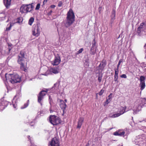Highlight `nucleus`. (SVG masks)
<instances>
[{"label": "nucleus", "mask_w": 146, "mask_h": 146, "mask_svg": "<svg viewBox=\"0 0 146 146\" xmlns=\"http://www.w3.org/2000/svg\"><path fill=\"white\" fill-rule=\"evenodd\" d=\"M144 121V122H145V121H144V120H143V121ZM142 122V121H139V122Z\"/></svg>", "instance_id": "nucleus-55"}, {"label": "nucleus", "mask_w": 146, "mask_h": 146, "mask_svg": "<svg viewBox=\"0 0 146 146\" xmlns=\"http://www.w3.org/2000/svg\"><path fill=\"white\" fill-rule=\"evenodd\" d=\"M123 62V60L122 59H121L119 60V62L118 63V64L117 65V68H119V65H120L121 63V62Z\"/></svg>", "instance_id": "nucleus-39"}, {"label": "nucleus", "mask_w": 146, "mask_h": 146, "mask_svg": "<svg viewBox=\"0 0 146 146\" xmlns=\"http://www.w3.org/2000/svg\"><path fill=\"white\" fill-rule=\"evenodd\" d=\"M145 78L144 76H141L140 77V83L139 86L141 87V90H143L145 87Z\"/></svg>", "instance_id": "nucleus-15"}, {"label": "nucleus", "mask_w": 146, "mask_h": 146, "mask_svg": "<svg viewBox=\"0 0 146 146\" xmlns=\"http://www.w3.org/2000/svg\"><path fill=\"white\" fill-rule=\"evenodd\" d=\"M12 46L13 45L11 44L8 43L7 47H3L0 48V59L4 56L9 54Z\"/></svg>", "instance_id": "nucleus-5"}, {"label": "nucleus", "mask_w": 146, "mask_h": 146, "mask_svg": "<svg viewBox=\"0 0 146 146\" xmlns=\"http://www.w3.org/2000/svg\"><path fill=\"white\" fill-rule=\"evenodd\" d=\"M33 79H34V78H31V79H30V80H33Z\"/></svg>", "instance_id": "nucleus-54"}, {"label": "nucleus", "mask_w": 146, "mask_h": 146, "mask_svg": "<svg viewBox=\"0 0 146 146\" xmlns=\"http://www.w3.org/2000/svg\"><path fill=\"white\" fill-rule=\"evenodd\" d=\"M29 100H28L26 103H25L23 106L21 107V109H23L26 108L29 104Z\"/></svg>", "instance_id": "nucleus-25"}, {"label": "nucleus", "mask_w": 146, "mask_h": 146, "mask_svg": "<svg viewBox=\"0 0 146 146\" xmlns=\"http://www.w3.org/2000/svg\"><path fill=\"white\" fill-rule=\"evenodd\" d=\"M84 120V118L83 117H80L78 121V122L77 125V128L80 129L81 127Z\"/></svg>", "instance_id": "nucleus-22"}, {"label": "nucleus", "mask_w": 146, "mask_h": 146, "mask_svg": "<svg viewBox=\"0 0 146 146\" xmlns=\"http://www.w3.org/2000/svg\"><path fill=\"white\" fill-rule=\"evenodd\" d=\"M50 112L51 113L52 112H53V111H52V110L51 109H50Z\"/></svg>", "instance_id": "nucleus-52"}, {"label": "nucleus", "mask_w": 146, "mask_h": 146, "mask_svg": "<svg viewBox=\"0 0 146 146\" xmlns=\"http://www.w3.org/2000/svg\"><path fill=\"white\" fill-rule=\"evenodd\" d=\"M5 77L7 82H9L12 84L19 82L21 78L17 74H5Z\"/></svg>", "instance_id": "nucleus-2"}, {"label": "nucleus", "mask_w": 146, "mask_h": 146, "mask_svg": "<svg viewBox=\"0 0 146 146\" xmlns=\"http://www.w3.org/2000/svg\"><path fill=\"white\" fill-rule=\"evenodd\" d=\"M52 10H50V11H49L47 13V15H51L52 13Z\"/></svg>", "instance_id": "nucleus-47"}, {"label": "nucleus", "mask_w": 146, "mask_h": 146, "mask_svg": "<svg viewBox=\"0 0 146 146\" xmlns=\"http://www.w3.org/2000/svg\"><path fill=\"white\" fill-rule=\"evenodd\" d=\"M146 106V99L145 98H141L135 103L133 107V114H137L141 110L143 106Z\"/></svg>", "instance_id": "nucleus-1"}, {"label": "nucleus", "mask_w": 146, "mask_h": 146, "mask_svg": "<svg viewBox=\"0 0 146 146\" xmlns=\"http://www.w3.org/2000/svg\"><path fill=\"white\" fill-rule=\"evenodd\" d=\"M49 121L53 125H57L61 123L60 118L55 115H50Z\"/></svg>", "instance_id": "nucleus-8"}, {"label": "nucleus", "mask_w": 146, "mask_h": 146, "mask_svg": "<svg viewBox=\"0 0 146 146\" xmlns=\"http://www.w3.org/2000/svg\"><path fill=\"white\" fill-rule=\"evenodd\" d=\"M5 15L4 13H0V21L4 20L5 19Z\"/></svg>", "instance_id": "nucleus-27"}, {"label": "nucleus", "mask_w": 146, "mask_h": 146, "mask_svg": "<svg viewBox=\"0 0 146 146\" xmlns=\"http://www.w3.org/2000/svg\"><path fill=\"white\" fill-rule=\"evenodd\" d=\"M0 69H1V66L0 65Z\"/></svg>", "instance_id": "nucleus-58"}, {"label": "nucleus", "mask_w": 146, "mask_h": 146, "mask_svg": "<svg viewBox=\"0 0 146 146\" xmlns=\"http://www.w3.org/2000/svg\"><path fill=\"white\" fill-rule=\"evenodd\" d=\"M13 24H11L10 25L9 27L6 28V30L7 31H9L11 29V27L13 25Z\"/></svg>", "instance_id": "nucleus-41"}, {"label": "nucleus", "mask_w": 146, "mask_h": 146, "mask_svg": "<svg viewBox=\"0 0 146 146\" xmlns=\"http://www.w3.org/2000/svg\"><path fill=\"white\" fill-rule=\"evenodd\" d=\"M50 72L52 74L54 73L55 74H58L59 72V67L51 68L50 69Z\"/></svg>", "instance_id": "nucleus-20"}, {"label": "nucleus", "mask_w": 146, "mask_h": 146, "mask_svg": "<svg viewBox=\"0 0 146 146\" xmlns=\"http://www.w3.org/2000/svg\"><path fill=\"white\" fill-rule=\"evenodd\" d=\"M137 33L139 36L143 38H146V24L145 23H141L138 27Z\"/></svg>", "instance_id": "nucleus-6"}, {"label": "nucleus", "mask_w": 146, "mask_h": 146, "mask_svg": "<svg viewBox=\"0 0 146 146\" xmlns=\"http://www.w3.org/2000/svg\"><path fill=\"white\" fill-rule=\"evenodd\" d=\"M40 3H38L36 6V7L35 9V10H38L40 8Z\"/></svg>", "instance_id": "nucleus-40"}, {"label": "nucleus", "mask_w": 146, "mask_h": 146, "mask_svg": "<svg viewBox=\"0 0 146 146\" xmlns=\"http://www.w3.org/2000/svg\"><path fill=\"white\" fill-rule=\"evenodd\" d=\"M119 68H117L115 69V75H118L119 73Z\"/></svg>", "instance_id": "nucleus-33"}, {"label": "nucleus", "mask_w": 146, "mask_h": 146, "mask_svg": "<svg viewBox=\"0 0 146 146\" xmlns=\"http://www.w3.org/2000/svg\"><path fill=\"white\" fill-rule=\"evenodd\" d=\"M50 144L51 146H60L58 138L56 137L53 138Z\"/></svg>", "instance_id": "nucleus-16"}, {"label": "nucleus", "mask_w": 146, "mask_h": 146, "mask_svg": "<svg viewBox=\"0 0 146 146\" xmlns=\"http://www.w3.org/2000/svg\"><path fill=\"white\" fill-rule=\"evenodd\" d=\"M112 14L115 15V9H113L112 12Z\"/></svg>", "instance_id": "nucleus-48"}, {"label": "nucleus", "mask_w": 146, "mask_h": 146, "mask_svg": "<svg viewBox=\"0 0 146 146\" xmlns=\"http://www.w3.org/2000/svg\"><path fill=\"white\" fill-rule=\"evenodd\" d=\"M110 102V101L108 100H107L105 102V103L106 104H108Z\"/></svg>", "instance_id": "nucleus-50"}, {"label": "nucleus", "mask_w": 146, "mask_h": 146, "mask_svg": "<svg viewBox=\"0 0 146 146\" xmlns=\"http://www.w3.org/2000/svg\"><path fill=\"white\" fill-rule=\"evenodd\" d=\"M66 21L64 23V25L66 27H70L74 21L75 15L72 9H70L67 13Z\"/></svg>", "instance_id": "nucleus-3"}, {"label": "nucleus", "mask_w": 146, "mask_h": 146, "mask_svg": "<svg viewBox=\"0 0 146 146\" xmlns=\"http://www.w3.org/2000/svg\"><path fill=\"white\" fill-rule=\"evenodd\" d=\"M120 77L122 78H127V76L125 74H123L122 75L120 76Z\"/></svg>", "instance_id": "nucleus-46"}, {"label": "nucleus", "mask_w": 146, "mask_h": 146, "mask_svg": "<svg viewBox=\"0 0 146 146\" xmlns=\"http://www.w3.org/2000/svg\"><path fill=\"white\" fill-rule=\"evenodd\" d=\"M59 82H56L54 84V86L52 88V90L53 91V92L57 94L59 92Z\"/></svg>", "instance_id": "nucleus-17"}, {"label": "nucleus", "mask_w": 146, "mask_h": 146, "mask_svg": "<svg viewBox=\"0 0 146 146\" xmlns=\"http://www.w3.org/2000/svg\"><path fill=\"white\" fill-rule=\"evenodd\" d=\"M46 91L42 90L40 92L38 96V101L40 103L41 105L42 106V104L41 101L44 98V96L46 95Z\"/></svg>", "instance_id": "nucleus-13"}, {"label": "nucleus", "mask_w": 146, "mask_h": 146, "mask_svg": "<svg viewBox=\"0 0 146 146\" xmlns=\"http://www.w3.org/2000/svg\"><path fill=\"white\" fill-rule=\"evenodd\" d=\"M83 50V48H80L78 51H77L76 53V54H79L81 53Z\"/></svg>", "instance_id": "nucleus-36"}, {"label": "nucleus", "mask_w": 146, "mask_h": 146, "mask_svg": "<svg viewBox=\"0 0 146 146\" xmlns=\"http://www.w3.org/2000/svg\"><path fill=\"white\" fill-rule=\"evenodd\" d=\"M125 133V132L122 130H119L114 132L113 134L116 136H123L124 135Z\"/></svg>", "instance_id": "nucleus-21"}, {"label": "nucleus", "mask_w": 146, "mask_h": 146, "mask_svg": "<svg viewBox=\"0 0 146 146\" xmlns=\"http://www.w3.org/2000/svg\"><path fill=\"white\" fill-rule=\"evenodd\" d=\"M96 47L95 48L91 47L90 50V54L94 55L96 52Z\"/></svg>", "instance_id": "nucleus-26"}, {"label": "nucleus", "mask_w": 146, "mask_h": 146, "mask_svg": "<svg viewBox=\"0 0 146 146\" xmlns=\"http://www.w3.org/2000/svg\"><path fill=\"white\" fill-rule=\"evenodd\" d=\"M60 101L61 103V104L60 105V107L63 110V111H64L66 109L67 106L63 100H60Z\"/></svg>", "instance_id": "nucleus-23"}, {"label": "nucleus", "mask_w": 146, "mask_h": 146, "mask_svg": "<svg viewBox=\"0 0 146 146\" xmlns=\"http://www.w3.org/2000/svg\"><path fill=\"white\" fill-rule=\"evenodd\" d=\"M25 59V57H22L20 56H19L18 60V63L21 65V69L25 71L26 70L25 66L24 64Z\"/></svg>", "instance_id": "nucleus-10"}, {"label": "nucleus", "mask_w": 146, "mask_h": 146, "mask_svg": "<svg viewBox=\"0 0 146 146\" xmlns=\"http://www.w3.org/2000/svg\"><path fill=\"white\" fill-rule=\"evenodd\" d=\"M115 14H111V22H110L111 24H112V23H113V21L115 19Z\"/></svg>", "instance_id": "nucleus-29"}, {"label": "nucleus", "mask_w": 146, "mask_h": 146, "mask_svg": "<svg viewBox=\"0 0 146 146\" xmlns=\"http://www.w3.org/2000/svg\"><path fill=\"white\" fill-rule=\"evenodd\" d=\"M49 99L50 102V101L52 100V98L50 96H49Z\"/></svg>", "instance_id": "nucleus-51"}, {"label": "nucleus", "mask_w": 146, "mask_h": 146, "mask_svg": "<svg viewBox=\"0 0 146 146\" xmlns=\"http://www.w3.org/2000/svg\"><path fill=\"white\" fill-rule=\"evenodd\" d=\"M118 75H114V80L115 82H116L117 83L118 82Z\"/></svg>", "instance_id": "nucleus-35"}, {"label": "nucleus", "mask_w": 146, "mask_h": 146, "mask_svg": "<svg viewBox=\"0 0 146 146\" xmlns=\"http://www.w3.org/2000/svg\"><path fill=\"white\" fill-rule=\"evenodd\" d=\"M142 146H144L142 145Z\"/></svg>", "instance_id": "nucleus-59"}, {"label": "nucleus", "mask_w": 146, "mask_h": 146, "mask_svg": "<svg viewBox=\"0 0 146 146\" xmlns=\"http://www.w3.org/2000/svg\"><path fill=\"white\" fill-rule=\"evenodd\" d=\"M8 104V102L5 100L2 101L0 102V111H2L7 107Z\"/></svg>", "instance_id": "nucleus-19"}, {"label": "nucleus", "mask_w": 146, "mask_h": 146, "mask_svg": "<svg viewBox=\"0 0 146 146\" xmlns=\"http://www.w3.org/2000/svg\"><path fill=\"white\" fill-rule=\"evenodd\" d=\"M28 138L29 139V140L30 141V143L31 144V146H37L36 145H34L33 143V142H32V139L33 138H32L30 137V136H28Z\"/></svg>", "instance_id": "nucleus-28"}, {"label": "nucleus", "mask_w": 146, "mask_h": 146, "mask_svg": "<svg viewBox=\"0 0 146 146\" xmlns=\"http://www.w3.org/2000/svg\"><path fill=\"white\" fill-rule=\"evenodd\" d=\"M62 1H59L58 4V6L59 7H61L62 6Z\"/></svg>", "instance_id": "nucleus-45"}, {"label": "nucleus", "mask_w": 146, "mask_h": 146, "mask_svg": "<svg viewBox=\"0 0 146 146\" xmlns=\"http://www.w3.org/2000/svg\"><path fill=\"white\" fill-rule=\"evenodd\" d=\"M21 96V92L20 90H19L17 92V94L15 96L14 98H13L12 101V104L13 107L16 109H17V100L19 98V97Z\"/></svg>", "instance_id": "nucleus-11"}, {"label": "nucleus", "mask_w": 146, "mask_h": 146, "mask_svg": "<svg viewBox=\"0 0 146 146\" xmlns=\"http://www.w3.org/2000/svg\"><path fill=\"white\" fill-rule=\"evenodd\" d=\"M102 77V74L100 73L99 74L98 77V80L99 82H100L101 81Z\"/></svg>", "instance_id": "nucleus-32"}, {"label": "nucleus", "mask_w": 146, "mask_h": 146, "mask_svg": "<svg viewBox=\"0 0 146 146\" xmlns=\"http://www.w3.org/2000/svg\"><path fill=\"white\" fill-rule=\"evenodd\" d=\"M144 139L141 135H138L136 137L135 139V142L137 143L136 144L141 145L144 142Z\"/></svg>", "instance_id": "nucleus-14"}, {"label": "nucleus", "mask_w": 146, "mask_h": 146, "mask_svg": "<svg viewBox=\"0 0 146 146\" xmlns=\"http://www.w3.org/2000/svg\"><path fill=\"white\" fill-rule=\"evenodd\" d=\"M33 3L28 4H23L21 6L20 8L21 12L23 13H27L28 12H30L32 11L34 8Z\"/></svg>", "instance_id": "nucleus-4"}, {"label": "nucleus", "mask_w": 146, "mask_h": 146, "mask_svg": "<svg viewBox=\"0 0 146 146\" xmlns=\"http://www.w3.org/2000/svg\"><path fill=\"white\" fill-rule=\"evenodd\" d=\"M65 101L66 102H67V100L66 99H65Z\"/></svg>", "instance_id": "nucleus-57"}, {"label": "nucleus", "mask_w": 146, "mask_h": 146, "mask_svg": "<svg viewBox=\"0 0 146 146\" xmlns=\"http://www.w3.org/2000/svg\"><path fill=\"white\" fill-rule=\"evenodd\" d=\"M96 46V42L95 39L93 40L92 42V47L95 48Z\"/></svg>", "instance_id": "nucleus-34"}, {"label": "nucleus", "mask_w": 146, "mask_h": 146, "mask_svg": "<svg viewBox=\"0 0 146 146\" xmlns=\"http://www.w3.org/2000/svg\"><path fill=\"white\" fill-rule=\"evenodd\" d=\"M41 27L39 24L34 25L32 29V35L35 36H38L40 35Z\"/></svg>", "instance_id": "nucleus-7"}, {"label": "nucleus", "mask_w": 146, "mask_h": 146, "mask_svg": "<svg viewBox=\"0 0 146 146\" xmlns=\"http://www.w3.org/2000/svg\"><path fill=\"white\" fill-rule=\"evenodd\" d=\"M144 48H145V47H146V44L144 46Z\"/></svg>", "instance_id": "nucleus-56"}, {"label": "nucleus", "mask_w": 146, "mask_h": 146, "mask_svg": "<svg viewBox=\"0 0 146 146\" xmlns=\"http://www.w3.org/2000/svg\"><path fill=\"white\" fill-rule=\"evenodd\" d=\"M104 90H101L100 92L99 93V95H100V96H101L102 95V94H103L104 93Z\"/></svg>", "instance_id": "nucleus-42"}, {"label": "nucleus", "mask_w": 146, "mask_h": 146, "mask_svg": "<svg viewBox=\"0 0 146 146\" xmlns=\"http://www.w3.org/2000/svg\"><path fill=\"white\" fill-rule=\"evenodd\" d=\"M112 94L111 93L108 96V98H107V100L110 101L111 99L112 98Z\"/></svg>", "instance_id": "nucleus-38"}, {"label": "nucleus", "mask_w": 146, "mask_h": 146, "mask_svg": "<svg viewBox=\"0 0 146 146\" xmlns=\"http://www.w3.org/2000/svg\"><path fill=\"white\" fill-rule=\"evenodd\" d=\"M11 0H3L4 4L7 8H8L11 4Z\"/></svg>", "instance_id": "nucleus-24"}, {"label": "nucleus", "mask_w": 146, "mask_h": 146, "mask_svg": "<svg viewBox=\"0 0 146 146\" xmlns=\"http://www.w3.org/2000/svg\"><path fill=\"white\" fill-rule=\"evenodd\" d=\"M23 21V19L22 17H20L17 19L16 23H21Z\"/></svg>", "instance_id": "nucleus-31"}, {"label": "nucleus", "mask_w": 146, "mask_h": 146, "mask_svg": "<svg viewBox=\"0 0 146 146\" xmlns=\"http://www.w3.org/2000/svg\"><path fill=\"white\" fill-rule=\"evenodd\" d=\"M87 64L88 65V66L89 65V63L88 62H87Z\"/></svg>", "instance_id": "nucleus-53"}, {"label": "nucleus", "mask_w": 146, "mask_h": 146, "mask_svg": "<svg viewBox=\"0 0 146 146\" xmlns=\"http://www.w3.org/2000/svg\"><path fill=\"white\" fill-rule=\"evenodd\" d=\"M55 7H56V6L54 5H51L50 6V7L52 8H54Z\"/></svg>", "instance_id": "nucleus-49"}, {"label": "nucleus", "mask_w": 146, "mask_h": 146, "mask_svg": "<svg viewBox=\"0 0 146 146\" xmlns=\"http://www.w3.org/2000/svg\"><path fill=\"white\" fill-rule=\"evenodd\" d=\"M34 19L32 17H31L29 20V24L30 25H31L34 21Z\"/></svg>", "instance_id": "nucleus-30"}, {"label": "nucleus", "mask_w": 146, "mask_h": 146, "mask_svg": "<svg viewBox=\"0 0 146 146\" xmlns=\"http://www.w3.org/2000/svg\"><path fill=\"white\" fill-rule=\"evenodd\" d=\"M29 122L30 123V124L32 126L33 125H34V124H35V121L34 120H33V121H32Z\"/></svg>", "instance_id": "nucleus-43"}, {"label": "nucleus", "mask_w": 146, "mask_h": 146, "mask_svg": "<svg viewBox=\"0 0 146 146\" xmlns=\"http://www.w3.org/2000/svg\"><path fill=\"white\" fill-rule=\"evenodd\" d=\"M19 56H20L22 57H25V53L23 51H21L20 52V55Z\"/></svg>", "instance_id": "nucleus-37"}, {"label": "nucleus", "mask_w": 146, "mask_h": 146, "mask_svg": "<svg viewBox=\"0 0 146 146\" xmlns=\"http://www.w3.org/2000/svg\"><path fill=\"white\" fill-rule=\"evenodd\" d=\"M106 61L105 60H103L98 66V70L99 72H102L106 66Z\"/></svg>", "instance_id": "nucleus-18"}, {"label": "nucleus", "mask_w": 146, "mask_h": 146, "mask_svg": "<svg viewBox=\"0 0 146 146\" xmlns=\"http://www.w3.org/2000/svg\"><path fill=\"white\" fill-rule=\"evenodd\" d=\"M141 65L142 67H146V63L145 62H143L141 63Z\"/></svg>", "instance_id": "nucleus-44"}, {"label": "nucleus", "mask_w": 146, "mask_h": 146, "mask_svg": "<svg viewBox=\"0 0 146 146\" xmlns=\"http://www.w3.org/2000/svg\"><path fill=\"white\" fill-rule=\"evenodd\" d=\"M60 62V58L59 55L57 54L55 56L54 59L51 61V63L53 66H56L58 65Z\"/></svg>", "instance_id": "nucleus-12"}, {"label": "nucleus", "mask_w": 146, "mask_h": 146, "mask_svg": "<svg viewBox=\"0 0 146 146\" xmlns=\"http://www.w3.org/2000/svg\"><path fill=\"white\" fill-rule=\"evenodd\" d=\"M126 108V106L124 107H121L118 109V111L119 112V113H114L112 115H109V117L113 118L117 117L125 112Z\"/></svg>", "instance_id": "nucleus-9"}]
</instances>
